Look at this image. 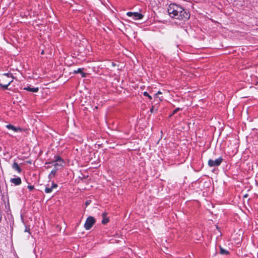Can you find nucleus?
Here are the masks:
<instances>
[{"label": "nucleus", "instance_id": "20e7f679", "mask_svg": "<svg viewBox=\"0 0 258 258\" xmlns=\"http://www.w3.org/2000/svg\"><path fill=\"white\" fill-rule=\"evenodd\" d=\"M58 186L57 184L55 183H52V185L49 187L48 184L46 185L44 191L46 194L51 193L53 188H56Z\"/></svg>", "mask_w": 258, "mask_h": 258}, {"label": "nucleus", "instance_id": "5701e85b", "mask_svg": "<svg viewBox=\"0 0 258 258\" xmlns=\"http://www.w3.org/2000/svg\"><path fill=\"white\" fill-rule=\"evenodd\" d=\"M154 106H152V108L150 109V112L151 113H153L154 112Z\"/></svg>", "mask_w": 258, "mask_h": 258}, {"label": "nucleus", "instance_id": "0eeeda50", "mask_svg": "<svg viewBox=\"0 0 258 258\" xmlns=\"http://www.w3.org/2000/svg\"><path fill=\"white\" fill-rule=\"evenodd\" d=\"M7 128L9 130H12L15 132H21L22 129L20 127H16L12 124H8L6 126Z\"/></svg>", "mask_w": 258, "mask_h": 258}, {"label": "nucleus", "instance_id": "f257e3e1", "mask_svg": "<svg viewBox=\"0 0 258 258\" xmlns=\"http://www.w3.org/2000/svg\"><path fill=\"white\" fill-rule=\"evenodd\" d=\"M167 11L169 15L173 14L174 16H185L188 13L181 6L174 3L169 5Z\"/></svg>", "mask_w": 258, "mask_h": 258}, {"label": "nucleus", "instance_id": "6ab92c4d", "mask_svg": "<svg viewBox=\"0 0 258 258\" xmlns=\"http://www.w3.org/2000/svg\"><path fill=\"white\" fill-rule=\"evenodd\" d=\"M28 188L29 189L30 191H32L34 189V186L33 185H28L27 186Z\"/></svg>", "mask_w": 258, "mask_h": 258}, {"label": "nucleus", "instance_id": "dca6fc26", "mask_svg": "<svg viewBox=\"0 0 258 258\" xmlns=\"http://www.w3.org/2000/svg\"><path fill=\"white\" fill-rule=\"evenodd\" d=\"M57 171V168H54V169L52 170L50 174H49V176H54L56 172Z\"/></svg>", "mask_w": 258, "mask_h": 258}, {"label": "nucleus", "instance_id": "ddd939ff", "mask_svg": "<svg viewBox=\"0 0 258 258\" xmlns=\"http://www.w3.org/2000/svg\"><path fill=\"white\" fill-rule=\"evenodd\" d=\"M54 159L53 161L64 163L63 160L58 155L54 156Z\"/></svg>", "mask_w": 258, "mask_h": 258}, {"label": "nucleus", "instance_id": "a211bd4d", "mask_svg": "<svg viewBox=\"0 0 258 258\" xmlns=\"http://www.w3.org/2000/svg\"><path fill=\"white\" fill-rule=\"evenodd\" d=\"M132 18H133V20L137 21L141 20L143 17H132Z\"/></svg>", "mask_w": 258, "mask_h": 258}, {"label": "nucleus", "instance_id": "a878e982", "mask_svg": "<svg viewBox=\"0 0 258 258\" xmlns=\"http://www.w3.org/2000/svg\"><path fill=\"white\" fill-rule=\"evenodd\" d=\"M247 197V194H246V195H245L244 196V197H245V198H246Z\"/></svg>", "mask_w": 258, "mask_h": 258}, {"label": "nucleus", "instance_id": "1a4fd4ad", "mask_svg": "<svg viewBox=\"0 0 258 258\" xmlns=\"http://www.w3.org/2000/svg\"><path fill=\"white\" fill-rule=\"evenodd\" d=\"M24 89L32 92H37L39 90V88L38 87L35 88L31 87V86H28L27 87L24 88Z\"/></svg>", "mask_w": 258, "mask_h": 258}, {"label": "nucleus", "instance_id": "9d476101", "mask_svg": "<svg viewBox=\"0 0 258 258\" xmlns=\"http://www.w3.org/2000/svg\"><path fill=\"white\" fill-rule=\"evenodd\" d=\"M126 15L127 16H135V17H142V16H144L142 14H141V13H138V12H134V13H133V12H127L126 13Z\"/></svg>", "mask_w": 258, "mask_h": 258}, {"label": "nucleus", "instance_id": "6e6552de", "mask_svg": "<svg viewBox=\"0 0 258 258\" xmlns=\"http://www.w3.org/2000/svg\"><path fill=\"white\" fill-rule=\"evenodd\" d=\"M12 168L14 170L17 171L18 173H20L22 172V169L19 166L18 163L14 162L12 165Z\"/></svg>", "mask_w": 258, "mask_h": 258}, {"label": "nucleus", "instance_id": "4468645a", "mask_svg": "<svg viewBox=\"0 0 258 258\" xmlns=\"http://www.w3.org/2000/svg\"><path fill=\"white\" fill-rule=\"evenodd\" d=\"M74 73H75V74L80 73V74H81L82 77H86L85 74L83 72V69L81 68H78L77 69V70L74 71Z\"/></svg>", "mask_w": 258, "mask_h": 258}, {"label": "nucleus", "instance_id": "aec40b11", "mask_svg": "<svg viewBox=\"0 0 258 258\" xmlns=\"http://www.w3.org/2000/svg\"><path fill=\"white\" fill-rule=\"evenodd\" d=\"M180 110V108H176L175 109H174L173 112H172V115L175 114L176 113H177V112L178 111H179Z\"/></svg>", "mask_w": 258, "mask_h": 258}, {"label": "nucleus", "instance_id": "2eb2a0df", "mask_svg": "<svg viewBox=\"0 0 258 258\" xmlns=\"http://www.w3.org/2000/svg\"><path fill=\"white\" fill-rule=\"evenodd\" d=\"M220 253L221 254H228L229 252L228 250L224 249L221 246H220Z\"/></svg>", "mask_w": 258, "mask_h": 258}, {"label": "nucleus", "instance_id": "423d86ee", "mask_svg": "<svg viewBox=\"0 0 258 258\" xmlns=\"http://www.w3.org/2000/svg\"><path fill=\"white\" fill-rule=\"evenodd\" d=\"M107 213L106 212H104L102 214V220L101 223L103 225H105L108 223L109 221V218L107 216Z\"/></svg>", "mask_w": 258, "mask_h": 258}, {"label": "nucleus", "instance_id": "f3484780", "mask_svg": "<svg viewBox=\"0 0 258 258\" xmlns=\"http://www.w3.org/2000/svg\"><path fill=\"white\" fill-rule=\"evenodd\" d=\"M143 95L145 96L148 97L150 100H151L152 99V96H150L147 92H144L143 93Z\"/></svg>", "mask_w": 258, "mask_h": 258}, {"label": "nucleus", "instance_id": "9b49d317", "mask_svg": "<svg viewBox=\"0 0 258 258\" xmlns=\"http://www.w3.org/2000/svg\"><path fill=\"white\" fill-rule=\"evenodd\" d=\"M50 163H52L55 168H57V169H58V167H63L64 164V163L57 162L53 161L50 162Z\"/></svg>", "mask_w": 258, "mask_h": 258}, {"label": "nucleus", "instance_id": "f03ea898", "mask_svg": "<svg viewBox=\"0 0 258 258\" xmlns=\"http://www.w3.org/2000/svg\"><path fill=\"white\" fill-rule=\"evenodd\" d=\"M96 220L92 216L88 217L84 224V228L86 230H90L94 224L95 223Z\"/></svg>", "mask_w": 258, "mask_h": 258}, {"label": "nucleus", "instance_id": "bb28decb", "mask_svg": "<svg viewBox=\"0 0 258 258\" xmlns=\"http://www.w3.org/2000/svg\"><path fill=\"white\" fill-rule=\"evenodd\" d=\"M185 18H186V19L188 20H189V18H190V17H185Z\"/></svg>", "mask_w": 258, "mask_h": 258}, {"label": "nucleus", "instance_id": "f8f14e48", "mask_svg": "<svg viewBox=\"0 0 258 258\" xmlns=\"http://www.w3.org/2000/svg\"><path fill=\"white\" fill-rule=\"evenodd\" d=\"M13 81V79H11L10 81L8 82L7 84H2L0 83V87L3 88L4 89H8L9 86L11 84V83Z\"/></svg>", "mask_w": 258, "mask_h": 258}, {"label": "nucleus", "instance_id": "cd10ccee", "mask_svg": "<svg viewBox=\"0 0 258 258\" xmlns=\"http://www.w3.org/2000/svg\"><path fill=\"white\" fill-rule=\"evenodd\" d=\"M41 53V54H43V53H44V51H43V50H42Z\"/></svg>", "mask_w": 258, "mask_h": 258}, {"label": "nucleus", "instance_id": "39448f33", "mask_svg": "<svg viewBox=\"0 0 258 258\" xmlns=\"http://www.w3.org/2000/svg\"><path fill=\"white\" fill-rule=\"evenodd\" d=\"M10 182L15 185H19L21 184L22 181L20 177L13 178L10 179Z\"/></svg>", "mask_w": 258, "mask_h": 258}, {"label": "nucleus", "instance_id": "b1692460", "mask_svg": "<svg viewBox=\"0 0 258 258\" xmlns=\"http://www.w3.org/2000/svg\"><path fill=\"white\" fill-rule=\"evenodd\" d=\"M162 92L160 91H159L155 95L156 96H157L159 94H162Z\"/></svg>", "mask_w": 258, "mask_h": 258}, {"label": "nucleus", "instance_id": "4be33fe9", "mask_svg": "<svg viewBox=\"0 0 258 258\" xmlns=\"http://www.w3.org/2000/svg\"><path fill=\"white\" fill-rule=\"evenodd\" d=\"M10 81V80H7V79H6V78L3 79V82H4V83L5 84H7V83H8V82L9 81Z\"/></svg>", "mask_w": 258, "mask_h": 258}, {"label": "nucleus", "instance_id": "7ed1b4c3", "mask_svg": "<svg viewBox=\"0 0 258 258\" xmlns=\"http://www.w3.org/2000/svg\"><path fill=\"white\" fill-rule=\"evenodd\" d=\"M223 161V158L219 157L215 160L209 159L208 162V164L210 167H215L219 166Z\"/></svg>", "mask_w": 258, "mask_h": 258}, {"label": "nucleus", "instance_id": "c756f323", "mask_svg": "<svg viewBox=\"0 0 258 258\" xmlns=\"http://www.w3.org/2000/svg\"><path fill=\"white\" fill-rule=\"evenodd\" d=\"M115 14L116 15H117V13H115ZM118 15H119V14H118Z\"/></svg>", "mask_w": 258, "mask_h": 258}, {"label": "nucleus", "instance_id": "393cba45", "mask_svg": "<svg viewBox=\"0 0 258 258\" xmlns=\"http://www.w3.org/2000/svg\"><path fill=\"white\" fill-rule=\"evenodd\" d=\"M29 231V229H27V228H26L25 230V232H28Z\"/></svg>", "mask_w": 258, "mask_h": 258}, {"label": "nucleus", "instance_id": "c85d7f7f", "mask_svg": "<svg viewBox=\"0 0 258 258\" xmlns=\"http://www.w3.org/2000/svg\"><path fill=\"white\" fill-rule=\"evenodd\" d=\"M89 204V203L88 202H86V204L87 205L88 204Z\"/></svg>", "mask_w": 258, "mask_h": 258}, {"label": "nucleus", "instance_id": "412c9836", "mask_svg": "<svg viewBox=\"0 0 258 258\" xmlns=\"http://www.w3.org/2000/svg\"><path fill=\"white\" fill-rule=\"evenodd\" d=\"M4 75L6 76L8 78H12L13 76L11 74H8V73H7V74H5Z\"/></svg>", "mask_w": 258, "mask_h": 258}]
</instances>
